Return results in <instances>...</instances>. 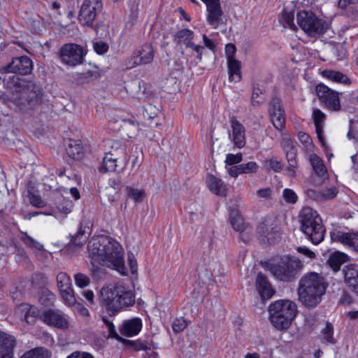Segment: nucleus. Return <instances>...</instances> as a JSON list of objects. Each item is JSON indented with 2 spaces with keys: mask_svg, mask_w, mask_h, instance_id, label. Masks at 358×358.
Returning a JSON list of instances; mask_svg holds the SVG:
<instances>
[{
  "mask_svg": "<svg viewBox=\"0 0 358 358\" xmlns=\"http://www.w3.org/2000/svg\"><path fill=\"white\" fill-rule=\"evenodd\" d=\"M85 52L83 48L76 43H66L59 50L62 62L66 65L75 66L82 64Z\"/></svg>",
  "mask_w": 358,
  "mask_h": 358,
  "instance_id": "nucleus-10",
  "label": "nucleus"
},
{
  "mask_svg": "<svg viewBox=\"0 0 358 358\" xmlns=\"http://www.w3.org/2000/svg\"><path fill=\"white\" fill-rule=\"evenodd\" d=\"M337 194L338 190L335 187H331L330 188L322 190V197H324L322 198V201H328L336 197Z\"/></svg>",
  "mask_w": 358,
  "mask_h": 358,
  "instance_id": "nucleus-49",
  "label": "nucleus"
},
{
  "mask_svg": "<svg viewBox=\"0 0 358 358\" xmlns=\"http://www.w3.org/2000/svg\"><path fill=\"white\" fill-rule=\"evenodd\" d=\"M269 111L273 126L277 129L282 130L285 127V117L280 99H272Z\"/></svg>",
  "mask_w": 358,
  "mask_h": 358,
  "instance_id": "nucleus-20",
  "label": "nucleus"
},
{
  "mask_svg": "<svg viewBox=\"0 0 358 358\" xmlns=\"http://www.w3.org/2000/svg\"><path fill=\"white\" fill-rule=\"evenodd\" d=\"M194 34L189 29H182L179 30L173 36L174 41L177 44L186 45L188 42L194 38Z\"/></svg>",
  "mask_w": 358,
  "mask_h": 358,
  "instance_id": "nucleus-35",
  "label": "nucleus"
},
{
  "mask_svg": "<svg viewBox=\"0 0 358 358\" xmlns=\"http://www.w3.org/2000/svg\"><path fill=\"white\" fill-rule=\"evenodd\" d=\"M256 287L258 293L264 299H268L274 294L275 291L273 289L271 283L268 282L267 278L259 273L256 278Z\"/></svg>",
  "mask_w": 358,
  "mask_h": 358,
  "instance_id": "nucleus-25",
  "label": "nucleus"
},
{
  "mask_svg": "<svg viewBox=\"0 0 358 358\" xmlns=\"http://www.w3.org/2000/svg\"><path fill=\"white\" fill-rule=\"evenodd\" d=\"M243 159L242 154L238 152L236 155L228 154L226 156L225 162L229 165L236 164Z\"/></svg>",
  "mask_w": 358,
  "mask_h": 358,
  "instance_id": "nucleus-50",
  "label": "nucleus"
},
{
  "mask_svg": "<svg viewBox=\"0 0 358 358\" xmlns=\"http://www.w3.org/2000/svg\"><path fill=\"white\" fill-rule=\"evenodd\" d=\"M185 45H186L187 48H190L194 51H195L196 52V54H197V58L199 59V61L201 60V59H202V53H203V46L196 45L193 42H192V41L188 42Z\"/></svg>",
  "mask_w": 358,
  "mask_h": 358,
  "instance_id": "nucleus-55",
  "label": "nucleus"
},
{
  "mask_svg": "<svg viewBox=\"0 0 358 358\" xmlns=\"http://www.w3.org/2000/svg\"><path fill=\"white\" fill-rule=\"evenodd\" d=\"M298 138L306 149H310L313 147L312 139L308 134L299 131L298 133Z\"/></svg>",
  "mask_w": 358,
  "mask_h": 358,
  "instance_id": "nucleus-47",
  "label": "nucleus"
},
{
  "mask_svg": "<svg viewBox=\"0 0 358 358\" xmlns=\"http://www.w3.org/2000/svg\"><path fill=\"white\" fill-rule=\"evenodd\" d=\"M142 329V321L138 317L125 320L120 328V333L126 336L137 335Z\"/></svg>",
  "mask_w": 358,
  "mask_h": 358,
  "instance_id": "nucleus-26",
  "label": "nucleus"
},
{
  "mask_svg": "<svg viewBox=\"0 0 358 358\" xmlns=\"http://www.w3.org/2000/svg\"><path fill=\"white\" fill-rule=\"evenodd\" d=\"M33 69L32 60L27 56L13 58L7 66L0 69L1 73H16L21 75L29 74Z\"/></svg>",
  "mask_w": 358,
  "mask_h": 358,
  "instance_id": "nucleus-15",
  "label": "nucleus"
},
{
  "mask_svg": "<svg viewBox=\"0 0 358 358\" xmlns=\"http://www.w3.org/2000/svg\"><path fill=\"white\" fill-rule=\"evenodd\" d=\"M122 163L119 161V159L113 157L110 155H105L101 165L99 168V171L101 173H106L108 171L112 172L115 171L117 167V163Z\"/></svg>",
  "mask_w": 358,
  "mask_h": 358,
  "instance_id": "nucleus-32",
  "label": "nucleus"
},
{
  "mask_svg": "<svg viewBox=\"0 0 358 358\" xmlns=\"http://www.w3.org/2000/svg\"><path fill=\"white\" fill-rule=\"evenodd\" d=\"M101 299L102 304L110 315H115L123 308L135 303L134 292L121 283H117L113 287H103L101 289Z\"/></svg>",
  "mask_w": 358,
  "mask_h": 358,
  "instance_id": "nucleus-3",
  "label": "nucleus"
},
{
  "mask_svg": "<svg viewBox=\"0 0 358 358\" xmlns=\"http://www.w3.org/2000/svg\"><path fill=\"white\" fill-rule=\"evenodd\" d=\"M106 146L108 147V150L105 155H110L113 157H116V159H119L122 164L126 165L128 159L124 145L120 141L110 139L106 142Z\"/></svg>",
  "mask_w": 358,
  "mask_h": 358,
  "instance_id": "nucleus-22",
  "label": "nucleus"
},
{
  "mask_svg": "<svg viewBox=\"0 0 358 358\" xmlns=\"http://www.w3.org/2000/svg\"><path fill=\"white\" fill-rule=\"evenodd\" d=\"M30 203L35 207H42L44 206V202L40 196L32 194L29 197Z\"/></svg>",
  "mask_w": 358,
  "mask_h": 358,
  "instance_id": "nucleus-63",
  "label": "nucleus"
},
{
  "mask_svg": "<svg viewBox=\"0 0 358 358\" xmlns=\"http://www.w3.org/2000/svg\"><path fill=\"white\" fill-rule=\"evenodd\" d=\"M331 239L333 242L340 243L344 246L358 252V232L357 231H343L334 230L331 232Z\"/></svg>",
  "mask_w": 358,
  "mask_h": 358,
  "instance_id": "nucleus-18",
  "label": "nucleus"
},
{
  "mask_svg": "<svg viewBox=\"0 0 358 358\" xmlns=\"http://www.w3.org/2000/svg\"><path fill=\"white\" fill-rule=\"evenodd\" d=\"M327 284L319 273L310 272L299 280L297 294L299 300L308 308L317 306L325 294Z\"/></svg>",
  "mask_w": 358,
  "mask_h": 358,
  "instance_id": "nucleus-2",
  "label": "nucleus"
},
{
  "mask_svg": "<svg viewBox=\"0 0 358 358\" xmlns=\"http://www.w3.org/2000/svg\"><path fill=\"white\" fill-rule=\"evenodd\" d=\"M229 222L233 229L240 233V237L244 242L250 240L252 234V229L249 224L244 222L240 212L236 208L229 210Z\"/></svg>",
  "mask_w": 358,
  "mask_h": 358,
  "instance_id": "nucleus-16",
  "label": "nucleus"
},
{
  "mask_svg": "<svg viewBox=\"0 0 358 358\" xmlns=\"http://www.w3.org/2000/svg\"><path fill=\"white\" fill-rule=\"evenodd\" d=\"M21 308L24 312V320L29 324H34L39 317L41 319L40 311L38 308L29 303L22 304Z\"/></svg>",
  "mask_w": 358,
  "mask_h": 358,
  "instance_id": "nucleus-29",
  "label": "nucleus"
},
{
  "mask_svg": "<svg viewBox=\"0 0 358 358\" xmlns=\"http://www.w3.org/2000/svg\"><path fill=\"white\" fill-rule=\"evenodd\" d=\"M315 92L320 103L327 109L332 111H338L341 109L339 94L337 92L323 83L316 85Z\"/></svg>",
  "mask_w": 358,
  "mask_h": 358,
  "instance_id": "nucleus-11",
  "label": "nucleus"
},
{
  "mask_svg": "<svg viewBox=\"0 0 358 358\" xmlns=\"http://www.w3.org/2000/svg\"><path fill=\"white\" fill-rule=\"evenodd\" d=\"M309 162L315 173L322 178L327 177V171L322 159L315 154L309 155Z\"/></svg>",
  "mask_w": 358,
  "mask_h": 358,
  "instance_id": "nucleus-30",
  "label": "nucleus"
},
{
  "mask_svg": "<svg viewBox=\"0 0 358 358\" xmlns=\"http://www.w3.org/2000/svg\"><path fill=\"white\" fill-rule=\"evenodd\" d=\"M75 283L79 287L83 288L87 287L90 282V278L82 273H78L74 275Z\"/></svg>",
  "mask_w": 358,
  "mask_h": 358,
  "instance_id": "nucleus-42",
  "label": "nucleus"
},
{
  "mask_svg": "<svg viewBox=\"0 0 358 358\" xmlns=\"http://www.w3.org/2000/svg\"><path fill=\"white\" fill-rule=\"evenodd\" d=\"M67 152L73 159H79L83 154V146L80 141H70Z\"/></svg>",
  "mask_w": 358,
  "mask_h": 358,
  "instance_id": "nucleus-36",
  "label": "nucleus"
},
{
  "mask_svg": "<svg viewBox=\"0 0 358 358\" xmlns=\"http://www.w3.org/2000/svg\"><path fill=\"white\" fill-rule=\"evenodd\" d=\"M229 123L232 131V141L238 148L245 145V130L244 127L234 117H229Z\"/></svg>",
  "mask_w": 358,
  "mask_h": 358,
  "instance_id": "nucleus-23",
  "label": "nucleus"
},
{
  "mask_svg": "<svg viewBox=\"0 0 358 358\" xmlns=\"http://www.w3.org/2000/svg\"><path fill=\"white\" fill-rule=\"evenodd\" d=\"M93 48L94 51L99 55L106 52L108 50V44L103 41L94 43Z\"/></svg>",
  "mask_w": 358,
  "mask_h": 358,
  "instance_id": "nucleus-53",
  "label": "nucleus"
},
{
  "mask_svg": "<svg viewBox=\"0 0 358 358\" xmlns=\"http://www.w3.org/2000/svg\"><path fill=\"white\" fill-rule=\"evenodd\" d=\"M324 339L329 343H334L335 340L333 337V327L331 324L327 323L325 328L322 330Z\"/></svg>",
  "mask_w": 358,
  "mask_h": 358,
  "instance_id": "nucleus-45",
  "label": "nucleus"
},
{
  "mask_svg": "<svg viewBox=\"0 0 358 358\" xmlns=\"http://www.w3.org/2000/svg\"><path fill=\"white\" fill-rule=\"evenodd\" d=\"M261 91L259 89H254L252 94V103L254 106H258L264 101V99L263 97H259V94H261Z\"/></svg>",
  "mask_w": 358,
  "mask_h": 358,
  "instance_id": "nucleus-58",
  "label": "nucleus"
},
{
  "mask_svg": "<svg viewBox=\"0 0 358 358\" xmlns=\"http://www.w3.org/2000/svg\"><path fill=\"white\" fill-rule=\"evenodd\" d=\"M348 260V255L339 251L334 252L329 255L327 264L334 271H338L343 264Z\"/></svg>",
  "mask_w": 358,
  "mask_h": 358,
  "instance_id": "nucleus-31",
  "label": "nucleus"
},
{
  "mask_svg": "<svg viewBox=\"0 0 358 358\" xmlns=\"http://www.w3.org/2000/svg\"><path fill=\"white\" fill-rule=\"evenodd\" d=\"M269 320L277 330L287 329L297 314L296 304L289 300H278L268 307Z\"/></svg>",
  "mask_w": 358,
  "mask_h": 358,
  "instance_id": "nucleus-6",
  "label": "nucleus"
},
{
  "mask_svg": "<svg viewBox=\"0 0 358 358\" xmlns=\"http://www.w3.org/2000/svg\"><path fill=\"white\" fill-rule=\"evenodd\" d=\"M60 294L66 305L73 306L76 304V299L75 297L73 287L63 289L60 291Z\"/></svg>",
  "mask_w": 358,
  "mask_h": 358,
  "instance_id": "nucleus-38",
  "label": "nucleus"
},
{
  "mask_svg": "<svg viewBox=\"0 0 358 358\" xmlns=\"http://www.w3.org/2000/svg\"><path fill=\"white\" fill-rule=\"evenodd\" d=\"M185 45H186L187 48H190L194 51H195L196 52V54H197V58L199 59V61L201 60V59H202V53H203V46L196 45L193 42H192V41L188 42Z\"/></svg>",
  "mask_w": 358,
  "mask_h": 358,
  "instance_id": "nucleus-56",
  "label": "nucleus"
},
{
  "mask_svg": "<svg viewBox=\"0 0 358 358\" xmlns=\"http://www.w3.org/2000/svg\"><path fill=\"white\" fill-rule=\"evenodd\" d=\"M3 82L5 87L12 94L10 99L20 110L31 109L38 103V95L36 92L27 87L25 80L20 79L19 76H6Z\"/></svg>",
  "mask_w": 358,
  "mask_h": 358,
  "instance_id": "nucleus-4",
  "label": "nucleus"
},
{
  "mask_svg": "<svg viewBox=\"0 0 358 358\" xmlns=\"http://www.w3.org/2000/svg\"><path fill=\"white\" fill-rule=\"evenodd\" d=\"M257 233L262 243L269 244H274L280 236V227L271 219L260 222L257 227Z\"/></svg>",
  "mask_w": 358,
  "mask_h": 358,
  "instance_id": "nucleus-12",
  "label": "nucleus"
},
{
  "mask_svg": "<svg viewBox=\"0 0 358 358\" xmlns=\"http://www.w3.org/2000/svg\"><path fill=\"white\" fill-rule=\"evenodd\" d=\"M282 18L290 28H295V24L294 23V13L292 10L288 8L283 9L282 11Z\"/></svg>",
  "mask_w": 358,
  "mask_h": 358,
  "instance_id": "nucleus-41",
  "label": "nucleus"
},
{
  "mask_svg": "<svg viewBox=\"0 0 358 358\" xmlns=\"http://www.w3.org/2000/svg\"><path fill=\"white\" fill-rule=\"evenodd\" d=\"M236 52V48L234 44L229 43L225 45V55L227 57V62L230 60H237L234 55Z\"/></svg>",
  "mask_w": 358,
  "mask_h": 358,
  "instance_id": "nucleus-52",
  "label": "nucleus"
},
{
  "mask_svg": "<svg viewBox=\"0 0 358 358\" xmlns=\"http://www.w3.org/2000/svg\"><path fill=\"white\" fill-rule=\"evenodd\" d=\"M297 251L310 259L316 257L315 253L306 247H298Z\"/></svg>",
  "mask_w": 358,
  "mask_h": 358,
  "instance_id": "nucleus-64",
  "label": "nucleus"
},
{
  "mask_svg": "<svg viewBox=\"0 0 358 358\" xmlns=\"http://www.w3.org/2000/svg\"><path fill=\"white\" fill-rule=\"evenodd\" d=\"M207 21L210 25L217 27L222 22V10L220 0L208 3Z\"/></svg>",
  "mask_w": 358,
  "mask_h": 358,
  "instance_id": "nucleus-24",
  "label": "nucleus"
},
{
  "mask_svg": "<svg viewBox=\"0 0 358 358\" xmlns=\"http://www.w3.org/2000/svg\"><path fill=\"white\" fill-rule=\"evenodd\" d=\"M299 26L310 36L323 34L329 28L328 23L316 16L312 11L300 10L296 14Z\"/></svg>",
  "mask_w": 358,
  "mask_h": 358,
  "instance_id": "nucleus-8",
  "label": "nucleus"
},
{
  "mask_svg": "<svg viewBox=\"0 0 358 358\" xmlns=\"http://www.w3.org/2000/svg\"><path fill=\"white\" fill-rule=\"evenodd\" d=\"M66 358H94L90 353L83 351H74Z\"/></svg>",
  "mask_w": 358,
  "mask_h": 358,
  "instance_id": "nucleus-61",
  "label": "nucleus"
},
{
  "mask_svg": "<svg viewBox=\"0 0 358 358\" xmlns=\"http://www.w3.org/2000/svg\"><path fill=\"white\" fill-rule=\"evenodd\" d=\"M57 283L59 291L72 287L71 279L65 272H60L57 274Z\"/></svg>",
  "mask_w": 358,
  "mask_h": 358,
  "instance_id": "nucleus-37",
  "label": "nucleus"
},
{
  "mask_svg": "<svg viewBox=\"0 0 358 358\" xmlns=\"http://www.w3.org/2000/svg\"><path fill=\"white\" fill-rule=\"evenodd\" d=\"M154 59V50L151 45L144 44L141 50L134 52L129 59L128 68L131 69L136 66L150 64Z\"/></svg>",
  "mask_w": 358,
  "mask_h": 358,
  "instance_id": "nucleus-17",
  "label": "nucleus"
},
{
  "mask_svg": "<svg viewBox=\"0 0 358 358\" xmlns=\"http://www.w3.org/2000/svg\"><path fill=\"white\" fill-rule=\"evenodd\" d=\"M257 195L264 199H270L272 195V190L269 187L262 188L257 191Z\"/></svg>",
  "mask_w": 358,
  "mask_h": 358,
  "instance_id": "nucleus-60",
  "label": "nucleus"
},
{
  "mask_svg": "<svg viewBox=\"0 0 358 358\" xmlns=\"http://www.w3.org/2000/svg\"><path fill=\"white\" fill-rule=\"evenodd\" d=\"M102 10L103 3L101 0H83L78 13V22L83 27L96 30L98 26L95 22Z\"/></svg>",
  "mask_w": 358,
  "mask_h": 358,
  "instance_id": "nucleus-9",
  "label": "nucleus"
},
{
  "mask_svg": "<svg viewBox=\"0 0 358 358\" xmlns=\"http://www.w3.org/2000/svg\"><path fill=\"white\" fill-rule=\"evenodd\" d=\"M266 164L268 167L275 172L280 171L283 168L282 163L278 160L276 157H272L266 161Z\"/></svg>",
  "mask_w": 358,
  "mask_h": 358,
  "instance_id": "nucleus-46",
  "label": "nucleus"
},
{
  "mask_svg": "<svg viewBox=\"0 0 358 358\" xmlns=\"http://www.w3.org/2000/svg\"><path fill=\"white\" fill-rule=\"evenodd\" d=\"M103 321L108 328L109 335L113 338H118L119 336L115 331V327L113 325V324L111 322H110L108 320H107L106 318H103Z\"/></svg>",
  "mask_w": 358,
  "mask_h": 358,
  "instance_id": "nucleus-59",
  "label": "nucleus"
},
{
  "mask_svg": "<svg viewBox=\"0 0 358 358\" xmlns=\"http://www.w3.org/2000/svg\"><path fill=\"white\" fill-rule=\"evenodd\" d=\"M296 141L290 138L287 134H282L280 141L281 147L286 155V158L289 164L287 172L289 176H295V169L297 167L296 155L297 149Z\"/></svg>",
  "mask_w": 358,
  "mask_h": 358,
  "instance_id": "nucleus-13",
  "label": "nucleus"
},
{
  "mask_svg": "<svg viewBox=\"0 0 358 358\" xmlns=\"http://www.w3.org/2000/svg\"><path fill=\"white\" fill-rule=\"evenodd\" d=\"M126 192L128 197L133 199L134 201L141 202L143 201L145 194L143 189H135L131 187H127Z\"/></svg>",
  "mask_w": 358,
  "mask_h": 358,
  "instance_id": "nucleus-39",
  "label": "nucleus"
},
{
  "mask_svg": "<svg viewBox=\"0 0 358 358\" xmlns=\"http://www.w3.org/2000/svg\"><path fill=\"white\" fill-rule=\"evenodd\" d=\"M282 197L289 203H295L298 199V196L294 191L288 188L283 190Z\"/></svg>",
  "mask_w": 358,
  "mask_h": 358,
  "instance_id": "nucleus-44",
  "label": "nucleus"
},
{
  "mask_svg": "<svg viewBox=\"0 0 358 358\" xmlns=\"http://www.w3.org/2000/svg\"><path fill=\"white\" fill-rule=\"evenodd\" d=\"M300 229L313 244L320 243L324 238L326 229L318 213L312 208H302L299 214Z\"/></svg>",
  "mask_w": 358,
  "mask_h": 358,
  "instance_id": "nucleus-5",
  "label": "nucleus"
},
{
  "mask_svg": "<svg viewBox=\"0 0 358 358\" xmlns=\"http://www.w3.org/2000/svg\"><path fill=\"white\" fill-rule=\"evenodd\" d=\"M306 195L308 198L313 199L317 201H322V190L317 191L312 189H309L306 191Z\"/></svg>",
  "mask_w": 358,
  "mask_h": 358,
  "instance_id": "nucleus-54",
  "label": "nucleus"
},
{
  "mask_svg": "<svg viewBox=\"0 0 358 358\" xmlns=\"http://www.w3.org/2000/svg\"><path fill=\"white\" fill-rule=\"evenodd\" d=\"M185 45H186L187 48H190L194 51H195L196 52V54H197V58L199 59V61L201 60V59H202V53H203V46L196 45L193 42H192V41L188 42Z\"/></svg>",
  "mask_w": 358,
  "mask_h": 358,
  "instance_id": "nucleus-57",
  "label": "nucleus"
},
{
  "mask_svg": "<svg viewBox=\"0 0 358 358\" xmlns=\"http://www.w3.org/2000/svg\"><path fill=\"white\" fill-rule=\"evenodd\" d=\"M87 236L81 231V230H79L77 234L73 237V242L77 245H80L85 242Z\"/></svg>",
  "mask_w": 358,
  "mask_h": 358,
  "instance_id": "nucleus-62",
  "label": "nucleus"
},
{
  "mask_svg": "<svg viewBox=\"0 0 358 358\" xmlns=\"http://www.w3.org/2000/svg\"><path fill=\"white\" fill-rule=\"evenodd\" d=\"M206 184L209 190L217 194L222 195V181L221 179L217 178L213 175H208L206 178Z\"/></svg>",
  "mask_w": 358,
  "mask_h": 358,
  "instance_id": "nucleus-33",
  "label": "nucleus"
},
{
  "mask_svg": "<svg viewBox=\"0 0 358 358\" xmlns=\"http://www.w3.org/2000/svg\"><path fill=\"white\" fill-rule=\"evenodd\" d=\"M241 173H255L259 168L257 164L255 162H249L246 164H240Z\"/></svg>",
  "mask_w": 358,
  "mask_h": 358,
  "instance_id": "nucleus-43",
  "label": "nucleus"
},
{
  "mask_svg": "<svg viewBox=\"0 0 358 358\" xmlns=\"http://www.w3.org/2000/svg\"><path fill=\"white\" fill-rule=\"evenodd\" d=\"M228 80L229 83H238L241 81V62L239 60H230L227 62Z\"/></svg>",
  "mask_w": 358,
  "mask_h": 358,
  "instance_id": "nucleus-27",
  "label": "nucleus"
},
{
  "mask_svg": "<svg viewBox=\"0 0 358 358\" xmlns=\"http://www.w3.org/2000/svg\"><path fill=\"white\" fill-rule=\"evenodd\" d=\"M51 355L50 351L45 348L39 347L24 352L20 358H50Z\"/></svg>",
  "mask_w": 358,
  "mask_h": 358,
  "instance_id": "nucleus-34",
  "label": "nucleus"
},
{
  "mask_svg": "<svg viewBox=\"0 0 358 358\" xmlns=\"http://www.w3.org/2000/svg\"><path fill=\"white\" fill-rule=\"evenodd\" d=\"M344 282L349 289L358 296V264H350L343 268Z\"/></svg>",
  "mask_w": 358,
  "mask_h": 358,
  "instance_id": "nucleus-19",
  "label": "nucleus"
},
{
  "mask_svg": "<svg viewBox=\"0 0 358 358\" xmlns=\"http://www.w3.org/2000/svg\"><path fill=\"white\" fill-rule=\"evenodd\" d=\"M303 266L302 262L294 257H284L277 262H268L264 266L276 279L283 282L293 281Z\"/></svg>",
  "mask_w": 358,
  "mask_h": 358,
  "instance_id": "nucleus-7",
  "label": "nucleus"
},
{
  "mask_svg": "<svg viewBox=\"0 0 358 358\" xmlns=\"http://www.w3.org/2000/svg\"><path fill=\"white\" fill-rule=\"evenodd\" d=\"M15 345L13 336L0 331V358H13Z\"/></svg>",
  "mask_w": 358,
  "mask_h": 358,
  "instance_id": "nucleus-21",
  "label": "nucleus"
},
{
  "mask_svg": "<svg viewBox=\"0 0 358 358\" xmlns=\"http://www.w3.org/2000/svg\"><path fill=\"white\" fill-rule=\"evenodd\" d=\"M41 320L45 324L57 329H66L69 327V317L58 309H48L41 315Z\"/></svg>",
  "mask_w": 358,
  "mask_h": 358,
  "instance_id": "nucleus-14",
  "label": "nucleus"
},
{
  "mask_svg": "<svg viewBox=\"0 0 358 358\" xmlns=\"http://www.w3.org/2000/svg\"><path fill=\"white\" fill-rule=\"evenodd\" d=\"M21 239L27 247L31 249L36 250L37 251L43 250V245L34 239L32 237L29 236L27 233L22 236Z\"/></svg>",
  "mask_w": 358,
  "mask_h": 358,
  "instance_id": "nucleus-40",
  "label": "nucleus"
},
{
  "mask_svg": "<svg viewBox=\"0 0 358 358\" xmlns=\"http://www.w3.org/2000/svg\"><path fill=\"white\" fill-rule=\"evenodd\" d=\"M322 76L326 79L334 83L350 85V79L343 73L331 69L323 70L321 73Z\"/></svg>",
  "mask_w": 358,
  "mask_h": 358,
  "instance_id": "nucleus-28",
  "label": "nucleus"
},
{
  "mask_svg": "<svg viewBox=\"0 0 358 358\" xmlns=\"http://www.w3.org/2000/svg\"><path fill=\"white\" fill-rule=\"evenodd\" d=\"M187 325L186 320L183 317L176 318L173 320L172 327L175 332L183 331Z\"/></svg>",
  "mask_w": 358,
  "mask_h": 358,
  "instance_id": "nucleus-48",
  "label": "nucleus"
},
{
  "mask_svg": "<svg viewBox=\"0 0 358 358\" xmlns=\"http://www.w3.org/2000/svg\"><path fill=\"white\" fill-rule=\"evenodd\" d=\"M313 119L315 124H323L326 116L320 109H315L313 111Z\"/></svg>",
  "mask_w": 358,
  "mask_h": 358,
  "instance_id": "nucleus-51",
  "label": "nucleus"
},
{
  "mask_svg": "<svg viewBox=\"0 0 358 358\" xmlns=\"http://www.w3.org/2000/svg\"><path fill=\"white\" fill-rule=\"evenodd\" d=\"M89 257L92 264L106 266H121L124 251L120 244L107 236L92 237L87 244Z\"/></svg>",
  "mask_w": 358,
  "mask_h": 358,
  "instance_id": "nucleus-1",
  "label": "nucleus"
}]
</instances>
